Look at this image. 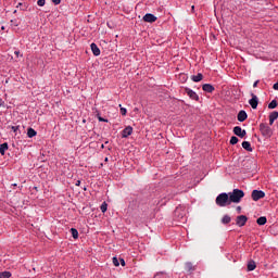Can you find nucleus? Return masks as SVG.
I'll return each instance as SVG.
<instances>
[{
  "mask_svg": "<svg viewBox=\"0 0 278 278\" xmlns=\"http://www.w3.org/2000/svg\"><path fill=\"white\" fill-rule=\"evenodd\" d=\"M230 203H240L244 199V191L240 189H233L232 192L228 193Z\"/></svg>",
  "mask_w": 278,
  "mask_h": 278,
  "instance_id": "f257e3e1",
  "label": "nucleus"
},
{
  "mask_svg": "<svg viewBox=\"0 0 278 278\" xmlns=\"http://www.w3.org/2000/svg\"><path fill=\"white\" fill-rule=\"evenodd\" d=\"M215 203L216 205H218V207H227V205H231V202L229 200V194L227 193L218 194L215 200Z\"/></svg>",
  "mask_w": 278,
  "mask_h": 278,
  "instance_id": "f03ea898",
  "label": "nucleus"
},
{
  "mask_svg": "<svg viewBox=\"0 0 278 278\" xmlns=\"http://www.w3.org/2000/svg\"><path fill=\"white\" fill-rule=\"evenodd\" d=\"M260 131L264 138H270L273 136V129L269 128L266 124H261L260 125Z\"/></svg>",
  "mask_w": 278,
  "mask_h": 278,
  "instance_id": "7ed1b4c3",
  "label": "nucleus"
},
{
  "mask_svg": "<svg viewBox=\"0 0 278 278\" xmlns=\"http://www.w3.org/2000/svg\"><path fill=\"white\" fill-rule=\"evenodd\" d=\"M252 99L249 100V103L252 108V110H257V105L260 104V99L255 93H251Z\"/></svg>",
  "mask_w": 278,
  "mask_h": 278,
  "instance_id": "20e7f679",
  "label": "nucleus"
},
{
  "mask_svg": "<svg viewBox=\"0 0 278 278\" xmlns=\"http://www.w3.org/2000/svg\"><path fill=\"white\" fill-rule=\"evenodd\" d=\"M266 197V193L262 190H253L252 191V199L254 201H260V199H264Z\"/></svg>",
  "mask_w": 278,
  "mask_h": 278,
  "instance_id": "39448f33",
  "label": "nucleus"
},
{
  "mask_svg": "<svg viewBox=\"0 0 278 278\" xmlns=\"http://www.w3.org/2000/svg\"><path fill=\"white\" fill-rule=\"evenodd\" d=\"M248 220H249V218L247 217V215H239L236 219V225L238 227H244V225H247Z\"/></svg>",
  "mask_w": 278,
  "mask_h": 278,
  "instance_id": "423d86ee",
  "label": "nucleus"
},
{
  "mask_svg": "<svg viewBox=\"0 0 278 278\" xmlns=\"http://www.w3.org/2000/svg\"><path fill=\"white\" fill-rule=\"evenodd\" d=\"M235 136H238L239 138H244L247 136V130L242 129L240 126H236L233 128Z\"/></svg>",
  "mask_w": 278,
  "mask_h": 278,
  "instance_id": "0eeeda50",
  "label": "nucleus"
},
{
  "mask_svg": "<svg viewBox=\"0 0 278 278\" xmlns=\"http://www.w3.org/2000/svg\"><path fill=\"white\" fill-rule=\"evenodd\" d=\"M131 134H134V128L131 126H127L122 131V138H129V136H131Z\"/></svg>",
  "mask_w": 278,
  "mask_h": 278,
  "instance_id": "6e6552de",
  "label": "nucleus"
},
{
  "mask_svg": "<svg viewBox=\"0 0 278 278\" xmlns=\"http://www.w3.org/2000/svg\"><path fill=\"white\" fill-rule=\"evenodd\" d=\"M143 21L146 23H155V21H157V17L151 13H147L144 16H143Z\"/></svg>",
  "mask_w": 278,
  "mask_h": 278,
  "instance_id": "1a4fd4ad",
  "label": "nucleus"
},
{
  "mask_svg": "<svg viewBox=\"0 0 278 278\" xmlns=\"http://www.w3.org/2000/svg\"><path fill=\"white\" fill-rule=\"evenodd\" d=\"M186 92L190 99H192L193 101H199V94H197L194 90L187 88Z\"/></svg>",
  "mask_w": 278,
  "mask_h": 278,
  "instance_id": "9d476101",
  "label": "nucleus"
},
{
  "mask_svg": "<svg viewBox=\"0 0 278 278\" xmlns=\"http://www.w3.org/2000/svg\"><path fill=\"white\" fill-rule=\"evenodd\" d=\"M249 118V115L247 114V111H240L237 115V119L239 121V123H244V121Z\"/></svg>",
  "mask_w": 278,
  "mask_h": 278,
  "instance_id": "9b49d317",
  "label": "nucleus"
},
{
  "mask_svg": "<svg viewBox=\"0 0 278 278\" xmlns=\"http://www.w3.org/2000/svg\"><path fill=\"white\" fill-rule=\"evenodd\" d=\"M91 51L93 53V55H96V58H99V55H101V49H99V46H97V43H91L90 45Z\"/></svg>",
  "mask_w": 278,
  "mask_h": 278,
  "instance_id": "f8f14e48",
  "label": "nucleus"
},
{
  "mask_svg": "<svg viewBox=\"0 0 278 278\" xmlns=\"http://www.w3.org/2000/svg\"><path fill=\"white\" fill-rule=\"evenodd\" d=\"M278 119V112L274 111L269 114V125H273Z\"/></svg>",
  "mask_w": 278,
  "mask_h": 278,
  "instance_id": "ddd939ff",
  "label": "nucleus"
},
{
  "mask_svg": "<svg viewBox=\"0 0 278 278\" xmlns=\"http://www.w3.org/2000/svg\"><path fill=\"white\" fill-rule=\"evenodd\" d=\"M202 90H204V92H214V86L211 84H204L202 86Z\"/></svg>",
  "mask_w": 278,
  "mask_h": 278,
  "instance_id": "4468645a",
  "label": "nucleus"
},
{
  "mask_svg": "<svg viewBox=\"0 0 278 278\" xmlns=\"http://www.w3.org/2000/svg\"><path fill=\"white\" fill-rule=\"evenodd\" d=\"M242 148H243L245 151H249V152L253 151V148L251 147V142H249V141H243V142H242Z\"/></svg>",
  "mask_w": 278,
  "mask_h": 278,
  "instance_id": "2eb2a0df",
  "label": "nucleus"
},
{
  "mask_svg": "<svg viewBox=\"0 0 278 278\" xmlns=\"http://www.w3.org/2000/svg\"><path fill=\"white\" fill-rule=\"evenodd\" d=\"M37 131L34 129V128H28L27 129V136H28V138H34V137H36L37 136Z\"/></svg>",
  "mask_w": 278,
  "mask_h": 278,
  "instance_id": "dca6fc26",
  "label": "nucleus"
},
{
  "mask_svg": "<svg viewBox=\"0 0 278 278\" xmlns=\"http://www.w3.org/2000/svg\"><path fill=\"white\" fill-rule=\"evenodd\" d=\"M222 223H223V225H229V223H231V217L229 215H225L222 218Z\"/></svg>",
  "mask_w": 278,
  "mask_h": 278,
  "instance_id": "f3484780",
  "label": "nucleus"
},
{
  "mask_svg": "<svg viewBox=\"0 0 278 278\" xmlns=\"http://www.w3.org/2000/svg\"><path fill=\"white\" fill-rule=\"evenodd\" d=\"M71 233L74 240H77V238H79V231H77L76 228H71Z\"/></svg>",
  "mask_w": 278,
  "mask_h": 278,
  "instance_id": "a211bd4d",
  "label": "nucleus"
},
{
  "mask_svg": "<svg viewBox=\"0 0 278 278\" xmlns=\"http://www.w3.org/2000/svg\"><path fill=\"white\" fill-rule=\"evenodd\" d=\"M192 81L199 83L203 79V74H198L191 77Z\"/></svg>",
  "mask_w": 278,
  "mask_h": 278,
  "instance_id": "6ab92c4d",
  "label": "nucleus"
},
{
  "mask_svg": "<svg viewBox=\"0 0 278 278\" xmlns=\"http://www.w3.org/2000/svg\"><path fill=\"white\" fill-rule=\"evenodd\" d=\"M5 151H8V143H2V144H0V153L2 154V155H5Z\"/></svg>",
  "mask_w": 278,
  "mask_h": 278,
  "instance_id": "aec40b11",
  "label": "nucleus"
},
{
  "mask_svg": "<svg viewBox=\"0 0 278 278\" xmlns=\"http://www.w3.org/2000/svg\"><path fill=\"white\" fill-rule=\"evenodd\" d=\"M257 225H266L267 223V219L266 217L262 216V217H258L257 220H256Z\"/></svg>",
  "mask_w": 278,
  "mask_h": 278,
  "instance_id": "412c9836",
  "label": "nucleus"
},
{
  "mask_svg": "<svg viewBox=\"0 0 278 278\" xmlns=\"http://www.w3.org/2000/svg\"><path fill=\"white\" fill-rule=\"evenodd\" d=\"M256 268V265H255V262H250L248 263V270H255Z\"/></svg>",
  "mask_w": 278,
  "mask_h": 278,
  "instance_id": "4be33fe9",
  "label": "nucleus"
},
{
  "mask_svg": "<svg viewBox=\"0 0 278 278\" xmlns=\"http://www.w3.org/2000/svg\"><path fill=\"white\" fill-rule=\"evenodd\" d=\"M12 277V274L10 271H2L0 274V278H10Z\"/></svg>",
  "mask_w": 278,
  "mask_h": 278,
  "instance_id": "5701e85b",
  "label": "nucleus"
},
{
  "mask_svg": "<svg viewBox=\"0 0 278 278\" xmlns=\"http://www.w3.org/2000/svg\"><path fill=\"white\" fill-rule=\"evenodd\" d=\"M275 108H277V100H273V101L268 104V109H269V110H275Z\"/></svg>",
  "mask_w": 278,
  "mask_h": 278,
  "instance_id": "b1692460",
  "label": "nucleus"
},
{
  "mask_svg": "<svg viewBox=\"0 0 278 278\" xmlns=\"http://www.w3.org/2000/svg\"><path fill=\"white\" fill-rule=\"evenodd\" d=\"M100 210L103 214H105V212H108V203L103 202L100 206Z\"/></svg>",
  "mask_w": 278,
  "mask_h": 278,
  "instance_id": "393cba45",
  "label": "nucleus"
},
{
  "mask_svg": "<svg viewBox=\"0 0 278 278\" xmlns=\"http://www.w3.org/2000/svg\"><path fill=\"white\" fill-rule=\"evenodd\" d=\"M186 270H188V273H190L191 270H194L192 263H190V262L186 263Z\"/></svg>",
  "mask_w": 278,
  "mask_h": 278,
  "instance_id": "a878e982",
  "label": "nucleus"
},
{
  "mask_svg": "<svg viewBox=\"0 0 278 278\" xmlns=\"http://www.w3.org/2000/svg\"><path fill=\"white\" fill-rule=\"evenodd\" d=\"M119 110H121V114L122 116H127V109L126 108H123V105L119 104Z\"/></svg>",
  "mask_w": 278,
  "mask_h": 278,
  "instance_id": "bb28decb",
  "label": "nucleus"
},
{
  "mask_svg": "<svg viewBox=\"0 0 278 278\" xmlns=\"http://www.w3.org/2000/svg\"><path fill=\"white\" fill-rule=\"evenodd\" d=\"M230 144H238V137H236V136L231 137Z\"/></svg>",
  "mask_w": 278,
  "mask_h": 278,
  "instance_id": "cd10ccee",
  "label": "nucleus"
},
{
  "mask_svg": "<svg viewBox=\"0 0 278 278\" xmlns=\"http://www.w3.org/2000/svg\"><path fill=\"white\" fill-rule=\"evenodd\" d=\"M45 3H47L46 0H38L37 1V5H39V8H45Z\"/></svg>",
  "mask_w": 278,
  "mask_h": 278,
  "instance_id": "c85d7f7f",
  "label": "nucleus"
},
{
  "mask_svg": "<svg viewBox=\"0 0 278 278\" xmlns=\"http://www.w3.org/2000/svg\"><path fill=\"white\" fill-rule=\"evenodd\" d=\"M113 264L115 266H121V263L118 262V258L116 256L113 257Z\"/></svg>",
  "mask_w": 278,
  "mask_h": 278,
  "instance_id": "c756f323",
  "label": "nucleus"
},
{
  "mask_svg": "<svg viewBox=\"0 0 278 278\" xmlns=\"http://www.w3.org/2000/svg\"><path fill=\"white\" fill-rule=\"evenodd\" d=\"M98 121H99L100 123H108V119H105V118H103V117H101V116L98 117Z\"/></svg>",
  "mask_w": 278,
  "mask_h": 278,
  "instance_id": "7c9ffc66",
  "label": "nucleus"
},
{
  "mask_svg": "<svg viewBox=\"0 0 278 278\" xmlns=\"http://www.w3.org/2000/svg\"><path fill=\"white\" fill-rule=\"evenodd\" d=\"M52 3H54V5H60V3H62V0H52Z\"/></svg>",
  "mask_w": 278,
  "mask_h": 278,
  "instance_id": "2f4dec72",
  "label": "nucleus"
},
{
  "mask_svg": "<svg viewBox=\"0 0 278 278\" xmlns=\"http://www.w3.org/2000/svg\"><path fill=\"white\" fill-rule=\"evenodd\" d=\"M11 129L14 131V134H16V131H18V126H12Z\"/></svg>",
  "mask_w": 278,
  "mask_h": 278,
  "instance_id": "473e14b6",
  "label": "nucleus"
},
{
  "mask_svg": "<svg viewBox=\"0 0 278 278\" xmlns=\"http://www.w3.org/2000/svg\"><path fill=\"white\" fill-rule=\"evenodd\" d=\"M162 277H166V275H164V274H156L155 276H154V278H162Z\"/></svg>",
  "mask_w": 278,
  "mask_h": 278,
  "instance_id": "72a5a7b5",
  "label": "nucleus"
},
{
  "mask_svg": "<svg viewBox=\"0 0 278 278\" xmlns=\"http://www.w3.org/2000/svg\"><path fill=\"white\" fill-rule=\"evenodd\" d=\"M260 84V80L254 81L253 88H257V85Z\"/></svg>",
  "mask_w": 278,
  "mask_h": 278,
  "instance_id": "f704fd0d",
  "label": "nucleus"
},
{
  "mask_svg": "<svg viewBox=\"0 0 278 278\" xmlns=\"http://www.w3.org/2000/svg\"><path fill=\"white\" fill-rule=\"evenodd\" d=\"M273 88L274 90H278V81L274 84Z\"/></svg>",
  "mask_w": 278,
  "mask_h": 278,
  "instance_id": "c9c22d12",
  "label": "nucleus"
},
{
  "mask_svg": "<svg viewBox=\"0 0 278 278\" xmlns=\"http://www.w3.org/2000/svg\"><path fill=\"white\" fill-rule=\"evenodd\" d=\"M179 212H181V207L176 208V211H175L176 216H177V214H179Z\"/></svg>",
  "mask_w": 278,
  "mask_h": 278,
  "instance_id": "e433bc0d",
  "label": "nucleus"
},
{
  "mask_svg": "<svg viewBox=\"0 0 278 278\" xmlns=\"http://www.w3.org/2000/svg\"><path fill=\"white\" fill-rule=\"evenodd\" d=\"M14 54L18 58V55H21V51H15Z\"/></svg>",
  "mask_w": 278,
  "mask_h": 278,
  "instance_id": "4c0bfd02",
  "label": "nucleus"
},
{
  "mask_svg": "<svg viewBox=\"0 0 278 278\" xmlns=\"http://www.w3.org/2000/svg\"><path fill=\"white\" fill-rule=\"evenodd\" d=\"M121 265L125 266V260L121 258Z\"/></svg>",
  "mask_w": 278,
  "mask_h": 278,
  "instance_id": "58836bf2",
  "label": "nucleus"
},
{
  "mask_svg": "<svg viewBox=\"0 0 278 278\" xmlns=\"http://www.w3.org/2000/svg\"><path fill=\"white\" fill-rule=\"evenodd\" d=\"M76 186H81V180H77Z\"/></svg>",
  "mask_w": 278,
  "mask_h": 278,
  "instance_id": "ea45409f",
  "label": "nucleus"
},
{
  "mask_svg": "<svg viewBox=\"0 0 278 278\" xmlns=\"http://www.w3.org/2000/svg\"><path fill=\"white\" fill-rule=\"evenodd\" d=\"M237 210L240 212L242 210V207L238 206Z\"/></svg>",
  "mask_w": 278,
  "mask_h": 278,
  "instance_id": "a19ab883",
  "label": "nucleus"
},
{
  "mask_svg": "<svg viewBox=\"0 0 278 278\" xmlns=\"http://www.w3.org/2000/svg\"><path fill=\"white\" fill-rule=\"evenodd\" d=\"M105 162H108V157L105 159Z\"/></svg>",
  "mask_w": 278,
  "mask_h": 278,
  "instance_id": "79ce46f5",
  "label": "nucleus"
}]
</instances>
